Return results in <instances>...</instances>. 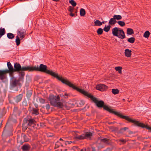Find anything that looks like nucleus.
<instances>
[{
	"instance_id": "16",
	"label": "nucleus",
	"mask_w": 151,
	"mask_h": 151,
	"mask_svg": "<svg viewBox=\"0 0 151 151\" xmlns=\"http://www.w3.org/2000/svg\"><path fill=\"white\" fill-rule=\"evenodd\" d=\"M30 146L27 144L23 145L21 147L23 151H29L30 149Z\"/></svg>"
},
{
	"instance_id": "47",
	"label": "nucleus",
	"mask_w": 151,
	"mask_h": 151,
	"mask_svg": "<svg viewBox=\"0 0 151 151\" xmlns=\"http://www.w3.org/2000/svg\"><path fill=\"white\" fill-rule=\"evenodd\" d=\"M26 128L25 127V126H24V125H23V124H22V127H23V129H24L25 130H26L27 128H28L29 127V126H26Z\"/></svg>"
},
{
	"instance_id": "30",
	"label": "nucleus",
	"mask_w": 151,
	"mask_h": 151,
	"mask_svg": "<svg viewBox=\"0 0 151 151\" xmlns=\"http://www.w3.org/2000/svg\"><path fill=\"white\" fill-rule=\"evenodd\" d=\"M113 17H114L115 20L116 19L117 20L121 19L122 18L121 16L119 15H114Z\"/></svg>"
},
{
	"instance_id": "25",
	"label": "nucleus",
	"mask_w": 151,
	"mask_h": 151,
	"mask_svg": "<svg viewBox=\"0 0 151 151\" xmlns=\"http://www.w3.org/2000/svg\"><path fill=\"white\" fill-rule=\"evenodd\" d=\"M7 37L9 39H12L14 37V35L11 33H9L7 34Z\"/></svg>"
},
{
	"instance_id": "1",
	"label": "nucleus",
	"mask_w": 151,
	"mask_h": 151,
	"mask_svg": "<svg viewBox=\"0 0 151 151\" xmlns=\"http://www.w3.org/2000/svg\"><path fill=\"white\" fill-rule=\"evenodd\" d=\"M35 71H38L43 72L49 74L52 77L55 78L58 80L60 81L63 83H64L70 87H72L73 84L72 83L67 79L63 78L62 76H59L58 73L53 72L52 70L47 69V66L42 64L40 65V66H35Z\"/></svg>"
},
{
	"instance_id": "20",
	"label": "nucleus",
	"mask_w": 151,
	"mask_h": 151,
	"mask_svg": "<svg viewBox=\"0 0 151 151\" xmlns=\"http://www.w3.org/2000/svg\"><path fill=\"white\" fill-rule=\"evenodd\" d=\"M39 109L38 108H35L32 107V114L35 115H38L39 114Z\"/></svg>"
},
{
	"instance_id": "53",
	"label": "nucleus",
	"mask_w": 151,
	"mask_h": 151,
	"mask_svg": "<svg viewBox=\"0 0 151 151\" xmlns=\"http://www.w3.org/2000/svg\"><path fill=\"white\" fill-rule=\"evenodd\" d=\"M3 115V113L2 110L0 109V116H1Z\"/></svg>"
},
{
	"instance_id": "35",
	"label": "nucleus",
	"mask_w": 151,
	"mask_h": 151,
	"mask_svg": "<svg viewBox=\"0 0 151 151\" xmlns=\"http://www.w3.org/2000/svg\"><path fill=\"white\" fill-rule=\"evenodd\" d=\"M150 33L148 31H146L144 33L143 36L145 38H147L150 36Z\"/></svg>"
},
{
	"instance_id": "7",
	"label": "nucleus",
	"mask_w": 151,
	"mask_h": 151,
	"mask_svg": "<svg viewBox=\"0 0 151 151\" xmlns=\"http://www.w3.org/2000/svg\"><path fill=\"white\" fill-rule=\"evenodd\" d=\"M129 122L134 123L136 126L140 127L142 128H145L146 129L150 130L151 132V127H149L148 125L145 124L144 123H141L139 121H137L134 119H133L130 118Z\"/></svg>"
},
{
	"instance_id": "34",
	"label": "nucleus",
	"mask_w": 151,
	"mask_h": 151,
	"mask_svg": "<svg viewBox=\"0 0 151 151\" xmlns=\"http://www.w3.org/2000/svg\"><path fill=\"white\" fill-rule=\"evenodd\" d=\"M135 40V39L134 37H131L129 38L127 40V41L131 43H133L134 42Z\"/></svg>"
},
{
	"instance_id": "11",
	"label": "nucleus",
	"mask_w": 151,
	"mask_h": 151,
	"mask_svg": "<svg viewBox=\"0 0 151 151\" xmlns=\"http://www.w3.org/2000/svg\"><path fill=\"white\" fill-rule=\"evenodd\" d=\"M108 88V87L106 85L102 84H100L97 85L96 86V89L102 91H105Z\"/></svg>"
},
{
	"instance_id": "17",
	"label": "nucleus",
	"mask_w": 151,
	"mask_h": 151,
	"mask_svg": "<svg viewBox=\"0 0 151 151\" xmlns=\"http://www.w3.org/2000/svg\"><path fill=\"white\" fill-rule=\"evenodd\" d=\"M22 97L23 95L22 94H19L17 96L14 98L15 101L17 103H18L21 100Z\"/></svg>"
},
{
	"instance_id": "4",
	"label": "nucleus",
	"mask_w": 151,
	"mask_h": 151,
	"mask_svg": "<svg viewBox=\"0 0 151 151\" xmlns=\"http://www.w3.org/2000/svg\"><path fill=\"white\" fill-rule=\"evenodd\" d=\"M104 109L110 113H112L115 115L124 119H125L129 121L130 118L127 116H123L122 114L120 112L116 111L114 110L113 109H111L108 106L106 105H104L103 107Z\"/></svg>"
},
{
	"instance_id": "40",
	"label": "nucleus",
	"mask_w": 151,
	"mask_h": 151,
	"mask_svg": "<svg viewBox=\"0 0 151 151\" xmlns=\"http://www.w3.org/2000/svg\"><path fill=\"white\" fill-rule=\"evenodd\" d=\"M117 23L120 26L122 27L124 26L125 25V22L122 21H119Z\"/></svg>"
},
{
	"instance_id": "61",
	"label": "nucleus",
	"mask_w": 151,
	"mask_h": 151,
	"mask_svg": "<svg viewBox=\"0 0 151 151\" xmlns=\"http://www.w3.org/2000/svg\"><path fill=\"white\" fill-rule=\"evenodd\" d=\"M59 140L60 141H63V139H62L61 138H60L59 139Z\"/></svg>"
},
{
	"instance_id": "23",
	"label": "nucleus",
	"mask_w": 151,
	"mask_h": 151,
	"mask_svg": "<svg viewBox=\"0 0 151 151\" xmlns=\"http://www.w3.org/2000/svg\"><path fill=\"white\" fill-rule=\"evenodd\" d=\"M127 32L128 35H131L134 34V32L132 29L128 28L127 29Z\"/></svg>"
},
{
	"instance_id": "18",
	"label": "nucleus",
	"mask_w": 151,
	"mask_h": 151,
	"mask_svg": "<svg viewBox=\"0 0 151 151\" xmlns=\"http://www.w3.org/2000/svg\"><path fill=\"white\" fill-rule=\"evenodd\" d=\"M132 51L131 50L127 49L125 50L124 53L126 56L127 57H130L131 55Z\"/></svg>"
},
{
	"instance_id": "15",
	"label": "nucleus",
	"mask_w": 151,
	"mask_h": 151,
	"mask_svg": "<svg viewBox=\"0 0 151 151\" xmlns=\"http://www.w3.org/2000/svg\"><path fill=\"white\" fill-rule=\"evenodd\" d=\"M19 82V80H17L16 79H14V80H13L10 82V86L12 88H14L16 87L17 86V84Z\"/></svg>"
},
{
	"instance_id": "14",
	"label": "nucleus",
	"mask_w": 151,
	"mask_h": 151,
	"mask_svg": "<svg viewBox=\"0 0 151 151\" xmlns=\"http://www.w3.org/2000/svg\"><path fill=\"white\" fill-rule=\"evenodd\" d=\"M17 32L21 39H22L24 37L26 32V30L25 29L20 28L18 30Z\"/></svg>"
},
{
	"instance_id": "27",
	"label": "nucleus",
	"mask_w": 151,
	"mask_h": 151,
	"mask_svg": "<svg viewBox=\"0 0 151 151\" xmlns=\"http://www.w3.org/2000/svg\"><path fill=\"white\" fill-rule=\"evenodd\" d=\"M63 146V145L59 141H57L55 144L54 149H56L58 148L60 146Z\"/></svg>"
},
{
	"instance_id": "8",
	"label": "nucleus",
	"mask_w": 151,
	"mask_h": 151,
	"mask_svg": "<svg viewBox=\"0 0 151 151\" xmlns=\"http://www.w3.org/2000/svg\"><path fill=\"white\" fill-rule=\"evenodd\" d=\"M17 140L18 143L22 145L24 142L28 141V139L26 134L22 133L21 136H17Z\"/></svg>"
},
{
	"instance_id": "22",
	"label": "nucleus",
	"mask_w": 151,
	"mask_h": 151,
	"mask_svg": "<svg viewBox=\"0 0 151 151\" xmlns=\"http://www.w3.org/2000/svg\"><path fill=\"white\" fill-rule=\"evenodd\" d=\"M116 21L114 17L111 18L109 21V25H114L115 24L116 22Z\"/></svg>"
},
{
	"instance_id": "26",
	"label": "nucleus",
	"mask_w": 151,
	"mask_h": 151,
	"mask_svg": "<svg viewBox=\"0 0 151 151\" xmlns=\"http://www.w3.org/2000/svg\"><path fill=\"white\" fill-rule=\"evenodd\" d=\"M129 129V128L127 127H124L121 128L119 131V133H123Z\"/></svg>"
},
{
	"instance_id": "46",
	"label": "nucleus",
	"mask_w": 151,
	"mask_h": 151,
	"mask_svg": "<svg viewBox=\"0 0 151 151\" xmlns=\"http://www.w3.org/2000/svg\"><path fill=\"white\" fill-rule=\"evenodd\" d=\"M45 107H46V109L47 110H49L50 108V105H49V104H47L46 105Z\"/></svg>"
},
{
	"instance_id": "38",
	"label": "nucleus",
	"mask_w": 151,
	"mask_h": 151,
	"mask_svg": "<svg viewBox=\"0 0 151 151\" xmlns=\"http://www.w3.org/2000/svg\"><path fill=\"white\" fill-rule=\"evenodd\" d=\"M94 23L96 26H101L102 25V23L99 20H96L94 22Z\"/></svg>"
},
{
	"instance_id": "28",
	"label": "nucleus",
	"mask_w": 151,
	"mask_h": 151,
	"mask_svg": "<svg viewBox=\"0 0 151 151\" xmlns=\"http://www.w3.org/2000/svg\"><path fill=\"white\" fill-rule=\"evenodd\" d=\"M32 94V91L31 90H27V98H29L31 96Z\"/></svg>"
},
{
	"instance_id": "31",
	"label": "nucleus",
	"mask_w": 151,
	"mask_h": 151,
	"mask_svg": "<svg viewBox=\"0 0 151 151\" xmlns=\"http://www.w3.org/2000/svg\"><path fill=\"white\" fill-rule=\"evenodd\" d=\"M20 39L19 37L17 36L16 37L15 42L16 43V45L17 46H19L20 43Z\"/></svg>"
},
{
	"instance_id": "62",
	"label": "nucleus",
	"mask_w": 151,
	"mask_h": 151,
	"mask_svg": "<svg viewBox=\"0 0 151 151\" xmlns=\"http://www.w3.org/2000/svg\"><path fill=\"white\" fill-rule=\"evenodd\" d=\"M52 136H53L52 135H48V136L49 137H52Z\"/></svg>"
},
{
	"instance_id": "2",
	"label": "nucleus",
	"mask_w": 151,
	"mask_h": 151,
	"mask_svg": "<svg viewBox=\"0 0 151 151\" xmlns=\"http://www.w3.org/2000/svg\"><path fill=\"white\" fill-rule=\"evenodd\" d=\"M71 87L82 93L84 95L87 96L88 97L90 98L96 104V106L98 107L102 108L104 106V103L103 101L102 100L98 101L96 98L93 97L91 94L85 91L84 90L81 89L76 87L73 84H72V86Z\"/></svg>"
},
{
	"instance_id": "56",
	"label": "nucleus",
	"mask_w": 151,
	"mask_h": 151,
	"mask_svg": "<svg viewBox=\"0 0 151 151\" xmlns=\"http://www.w3.org/2000/svg\"><path fill=\"white\" fill-rule=\"evenodd\" d=\"M115 122H109L108 123V124H114L115 123Z\"/></svg>"
},
{
	"instance_id": "54",
	"label": "nucleus",
	"mask_w": 151,
	"mask_h": 151,
	"mask_svg": "<svg viewBox=\"0 0 151 151\" xmlns=\"http://www.w3.org/2000/svg\"><path fill=\"white\" fill-rule=\"evenodd\" d=\"M60 97L59 96H58L56 97V98L57 100V101H59L60 99Z\"/></svg>"
},
{
	"instance_id": "37",
	"label": "nucleus",
	"mask_w": 151,
	"mask_h": 151,
	"mask_svg": "<svg viewBox=\"0 0 151 151\" xmlns=\"http://www.w3.org/2000/svg\"><path fill=\"white\" fill-rule=\"evenodd\" d=\"M56 105H55V107H58L60 108H62L63 106V104L60 102H57Z\"/></svg>"
},
{
	"instance_id": "43",
	"label": "nucleus",
	"mask_w": 151,
	"mask_h": 151,
	"mask_svg": "<svg viewBox=\"0 0 151 151\" xmlns=\"http://www.w3.org/2000/svg\"><path fill=\"white\" fill-rule=\"evenodd\" d=\"M101 141L102 142L106 143H107L109 142L108 139L106 138L101 139Z\"/></svg>"
},
{
	"instance_id": "63",
	"label": "nucleus",
	"mask_w": 151,
	"mask_h": 151,
	"mask_svg": "<svg viewBox=\"0 0 151 151\" xmlns=\"http://www.w3.org/2000/svg\"><path fill=\"white\" fill-rule=\"evenodd\" d=\"M6 125H7V124H6V125L5 126V127H4V129H6Z\"/></svg>"
},
{
	"instance_id": "45",
	"label": "nucleus",
	"mask_w": 151,
	"mask_h": 151,
	"mask_svg": "<svg viewBox=\"0 0 151 151\" xmlns=\"http://www.w3.org/2000/svg\"><path fill=\"white\" fill-rule=\"evenodd\" d=\"M119 141L120 142H122L123 144L125 143L126 142V141L123 139H119Z\"/></svg>"
},
{
	"instance_id": "48",
	"label": "nucleus",
	"mask_w": 151,
	"mask_h": 151,
	"mask_svg": "<svg viewBox=\"0 0 151 151\" xmlns=\"http://www.w3.org/2000/svg\"><path fill=\"white\" fill-rule=\"evenodd\" d=\"M79 103L81 105H83L85 103L83 101L81 100Z\"/></svg>"
},
{
	"instance_id": "59",
	"label": "nucleus",
	"mask_w": 151,
	"mask_h": 151,
	"mask_svg": "<svg viewBox=\"0 0 151 151\" xmlns=\"http://www.w3.org/2000/svg\"><path fill=\"white\" fill-rule=\"evenodd\" d=\"M64 96H66L67 97H68V96L69 95H68V93H65L64 94Z\"/></svg>"
},
{
	"instance_id": "6",
	"label": "nucleus",
	"mask_w": 151,
	"mask_h": 151,
	"mask_svg": "<svg viewBox=\"0 0 151 151\" xmlns=\"http://www.w3.org/2000/svg\"><path fill=\"white\" fill-rule=\"evenodd\" d=\"M22 67H21L19 63H15L14 65V73L17 72L20 76L23 77L25 75V73L22 71Z\"/></svg>"
},
{
	"instance_id": "44",
	"label": "nucleus",
	"mask_w": 151,
	"mask_h": 151,
	"mask_svg": "<svg viewBox=\"0 0 151 151\" xmlns=\"http://www.w3.org/2000/svg\"><path fill=\"white\" fill-rule=\"evenodd\" d=\"M68 9L69 12H72L73 11L74 8L73 7L70 6L69 7Z\"/></svg>"
},
{
	"instance_id": "55",
	"label": "nucleus",
	"mask_w": 151,
	"mask_h": 151,
	"mask_svg": "<svg viewBox=\"0 0 151 151\" xmlns=\"http://www.w3.org/2000/svg\"><path fill=\"white\" fill-rule=\"evenodd\" d=\"M34 105L35 107V108H38V104H34Z\"/></svg>"
},
{
	"instance_id": "9",
	"label": "nucleus",
	"mask_w": 151,
	"mask_h": 151,
	"mask_svg": "<svg viewBox=\"0 0 151 151\" xmlns=\"http://www.w3.org/2000/svg\"><path fill=\"white\" fill-rule=\"evenodd\" d=\"M7 65L8 69H6L5 70L11 76L14 73V68L10 62H8Z\"/></svg>"
},
{
	"instance_id": "24",
	"label": "nucleus",
	"mask_w": 151,
	"mask_h": 151,
	"mask_svg": "<svg viewBox=\"0 0 151 151\" xmlns=\"http://www.w3.org/2000/svg\"><path fill=\"white\" fill-rule=\"evenodd\" d=\"M6 33V31L4 28H2V27L0 28V38Z\"/></svg>"
},
{
	"instance_id": "57",
	"label": "nucleus",
	"mask_w": 151,
	"mask_h": 151,
	"mask_svg": "<svg viewBox=\"0 0 151 151\" xmlns=\"http://www.w3.org/2000/svg\"><path fill=\"white\" fill-rule=\"evenodd\" d=\"M70 16H72V17L74 15V14L73 13L71 12L70 14Z\"/></svg>"
},
{
	"instance_id": "64",
	"label": "nucleus",
	"mask_w": 151,
	"mask_h": 151,
	"mask_svg": "<svg viewBox=\"0 0 151 151\" xmlns=\"http://www.w3.org/2000/svg\"><path fill=\"white\" fill-rule=\"evenodd\" d=\"M84 150L83 149H82L81 150V151H83Z\"/></svg>"
},
{
	"instance_id": "32",
	"label": "nucleus",
	"mask_w": 151,
	"mask_h": 151,
	"mask_svg": "<svg viewBox=\"0 0 151 151\" xmlns=\"http://www.w3.org/2000/svg\"><path fill=\"white\" fill-rule=\"evenodd\" d=\"M122 67L120 66L116 67L115 68V69L116 70L118 71L119 73L120 74L122 73Z\"/></svg>"
},
{
	"instance_id": "19",
	"label": "nucleus",
	"mask_w": 151,
	"mask_h": 151,
	"mask_svg": "<svg viewBox=\"0 0 151 151\" xmlns=\"http://www.w3.org/2000/svg\"><path fill=\"white\" fill-rule=\"evenodd\" d=\"M84 134L85 139H91L92 136V133L90 132H87Z\"/></svg>"
},
{
	"instance_id": "51",
	"label": "nucleus",
	"mask_w": 151,
	"mask_h": 151,
	"mask_svg": "<svg viewBox=\"0 0 151 151\" xmlns=\"http://www.w3.org/2000/svg\"><path fill=\"white\" fill-rule=\"evenodd\" d=\"M40 101L42 103H44L45 101V100L42 98L40 99Z\"/></svg>"
},
{
	"instance_id": "52",
	"label": "nucleus",
	"mask_w": 151,
	"mask_h": 151,
	"mask_svg": "<svg viewBox=\"0 0 151 151\" xmlns=\"http://www.w3.org/2000/svg\"><path fill=\"white\" fill-rule=\"evenodd\" d=\"M72 142L71 141H66L65 142V144L66 145L68 143V144H71Z\"/></svg>"
},
{
	"instance_id": "39",
	"label": "nucleus",
	"mask_w": 151,
	"mask_h": 151,
	"mask_svg": "<svg viewBox=\"0 0 151 151\" xmlns=\"http://www.w3.org/2000/svg\"><path fill=\"white\" fill-rule=\"evenodd\" d=\"M103 32V29L102 28H99L98 29L97 31V32L98 35H101Z\"/></svg>"
},
{
	"instance_id": "21",
	"label": "nucleus",
	"mask_w": 151,
	"mask_h": 151,
	"mask_svg": "<svg viewBox=\"0 0 151 151\" xmlns=\"http://www.w3.org/2000/svg\"><path fill=\"white\" fill-rule=\"evenodd\" d=\"M76 139H78L79 140H82L85 139L84 134H83L81 135H76L74 137Z\"/></svg>"
},
{
	"instance_id": "3",
	"label": "nucleus",
	"mask_w": 151,
	"mask_h": 151,
	"mask_svg": "<svg viewBox=\"0 0 151 151\" xmlns=\"http://www.w3.org/2000/svg\"><path fill=\"white\" fill-rule=\"evenodd\" d=\"M112 34L114 36L117 37L122 39L125 37V33L123 29L119 28H114L112 29Z\"/></svg>"
},
{
	"instance_id": "42",
	"label": "nucleus",
	"mask_w": 151,
	"mask_h": 151,
	"mask_svg": "<svg viewBox=\"0 0 151 151\" xmlns=\"http://www.w3.org/2000/svg\"><path fill=\"white\" fill-rule=\"evenodd\" d=\"M22 104L24 106L26 107L27 106V102L26 100H24L23 101L22 103Z\"/></svg>"
},
{
	"instance_id": "60",
	"label": "nucleus",
	"mask_w": 151,
	"mask_h": 151,
	"mask_svg": "<svg viewBox=\"0 0 151 151\" xmlns=\"http://www.w3.org/2000/svg\"><path fill=\"white\" fill-rule=\"evenodd\" d=\"M60 96H64V94H60Z\"/></svg>"
},
{
	"instance_id": "49",
	"label": "nucleus",
	"mask_w": 151,
	"mask_h": 151,
	"mask_svg": "<svg viewBox=\"0 0 151 151\" xmlns=\"http://www.w3.org/2000/svg\"><path fill=\"white\" fill-rule=\"evenodd\" d=\"M14 112H17L18 111V108L17 107H14Z\"/></svg>"
},
{
	"instance_id": "29",
	"label": "nucleus",
	"mask_w": 151,
	"mask_h": 151,
	"mask_svg": "<svg viewBox=\"0 0 151 151\" xmlns=\"http://www.w3.org/2000/svg\"><path fill=\"white\" fill-rule=\"evenodd\" d=\"M86 14L85 10L83 8L81 9L80 10V15L81 16H84Z\"/></svg>"
},
{
	"instance_id": "41",
	"label": "nucleus",
	"mask_w": 151,
	"mask_h": 151,
	"mask_svg": "<svg viewBox=\"0 0 151 151\" xmlns=\"http://www.w3.org/2000/svg\"><path fill=\"white\" fill-rule=\"evenodd\" d=\"M69 2L73 7L75 6L76 5V3L73 0H70L69 1Z\"/></svg>"
},
{
	"instance_id": "50",
	"label": "nucleus",
	"mask_w": 151,
	"mask_h": 151,
	"mask_svg": "<svg viewBox=\"0 0 151 151\" xmlns=\"http://www.w3.org/2000/svg\"><path fill=\"white\" fill-rule=\"evenodd\" d=\"M3 100L1 97L0 98V104H2L3 102Z\"/></svg>"
},
{
	"instance_id": "5",
	"label": "nucleus",
	"mask_w": 151,
	"mask_h": 151,
	"mask_svg": "<svg viewBox=\"0 0 151 151\" xmlns=\"http://www.w3.org/2000/svg\"><path fill=\"white\" fill-rule=\"evenodd\" d=\"M35 120L32 118L31 116L28 115L24 119L23 123V125L25 126L26 128L27 125L29 126H31L35 124Z\"/></svg>"
},
{
	"instance_id": "10",
	"label": "nucleus",
	"mask_w": 151,
	"mask_h": 151,
	"mask_svg": "<svg viewBox=\"0 0 151 151\" xmlns=\"http://www.w3.org/2000/svg\"><path fill=\"white\" fill-rule=\"evenodd\" d=\"M49 100L51 105L55 106L56 105L57 102L56 96L53 95H50L49 97Z\"/></svg>"
},
{
	"instance_id": "12",
	"label": "nucleus",
	"mask_w": 151,
	"mask_h": 151,
	"mask_svg": "<svg viewBox=\"0 0 151 151\" xmlns=\"http://www.w3.org/2000/svg\"><path fill=\"white\" fill-rule=\"evenodd\" d=\"M35 66H22V71L24 72V71H35Z\"/></svg>"
},
{
	"instance_id": "33",
	"label": "nucleus",
	"mask_w": 151,
	"mask_h": 151,
	"mask_svg": "<svg viewBox=\"0 0 151 151\" xmlns=\"http://www.w3.org/2000/svg\"><path fill=\"white\" fill-rule=\"evenodd\" d=\"M119 92V90L117 89H112V93L114 95L118 94Z\"/></svg>"
},
{
	"instance_id": "13",
	"label": "nucleus",
	"mask_w": 151,
	"mask_h": 151,
	"mask_svg": "<svg viewBox=\"0 0 151 151\" xmlns=\"http://www.w3.org/2000/svg\"><path fill=\"white\" fill-rule=\"evenodd\" d=\"M8 73L5 70H0V79L3 80L7 78L6 74Z\"/></svg>"
},
{
	"instance_id": "58",
	"label": "nucleus",
	"mask_w": 151,
	"mask_h": 151,
	"mask_svg": "<svg viewBox=\"0 0 151 151\" xmlns=\"http://www.w3.org/2000/svg\"><path fill=\"white\" fill-rule=\"evenodd\" d=\"M129 134H132L133 133V132L131 131H129Z\"/></svg>"
},
{
	"instance_id": "36",
	"label": "nucleus",
	"mask_w": 151,
	"mask_h": 151,
	"mask_svg": "<svg viewBox=\"0 0 151 151\" xmlns=\"http://www.w3.org/2000/svg\"><path fill=\"white\" fill-rule=\"evenodd\" d=\"M111 26L109 25L107 26H105L104 29V30L106 32H108L110 30Z\"/></svg>"
}]
</instances>
